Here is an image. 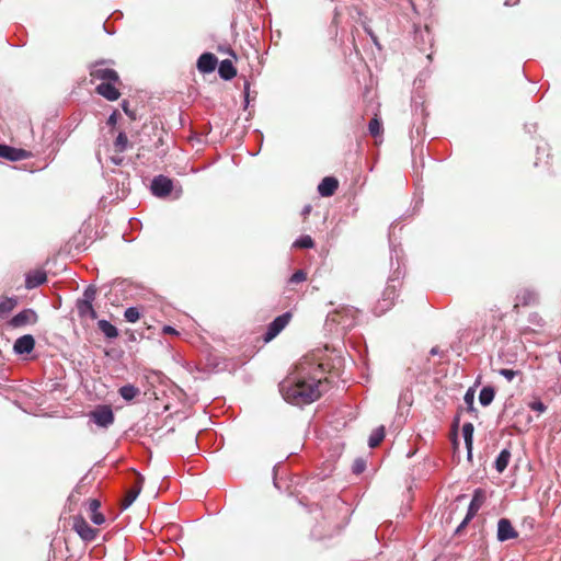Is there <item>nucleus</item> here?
Returning <instances> with one entry per match:
<instances>
[{
	"mask_svg": "<svg viewBox=\"0 0 561 561\" xmlns=\"http://www.w3.org/2000/svg\"><path fill=\"white\" fill-rule=\"evenodd\" d=\"M329 389L327 368L313 358H304L296 371L283 380L279 390L283 398L295 405L309 404Z\"/></svg>",
	"mask_w": 561,
	"mask_h": 561,
	"instance_id": "obj_1",
	"label": "nucleus"
},
{
	"mask_svg": "<svg viewBox=\"0 0 561 561\" xmlns=\"http://www.w3.org/2000/svg\"><path fill=\"white\" fill-rule=\"evenodd\" d=\"M91 82L100 80L102 82H119V76L116 70L107 66L106 60H98L89 68Z\"/></svg>",
	"mask_w": 561,
	"mask_h": 561,
	"instance_id": "obj_2",
	"label": "nucleus"
},
{
	"mask_svg": "<svg viewBox=\"0 0 561 561\" xmlns=\"http://www.w3.org/2000/svg\"><path fill=\"white\" fill-rule=\"evenodd\" d=\"M290 319V312H285L276 317L267 327V330L263 336L264 342L268 343L275 339L286 328Z\"/></svg>",
	"mask_w": 561,
	"mask_h": 561,
	"instance_id": "obj_3",
	"label": "nucleus"
},
{
	"mask_svg": "<svg viewBox=\"0 0 561 561\" xmlns=\"http://www.w3.org/2000/svg\"><path fill=\"white\" fill-rule=\"evenodd\" d=\"M72 528L80 536V538L84 541L94 540L99 533L96 529L92 528L87 523V520L80 515L73 516Z\"/></svg>",
	"mask_w": 561,
	"mask_h": 561,
	"instance_id": "obj_4",
	"label": "nucleus"
},
{
	"mask_svg": "<svg viewBox=\"0 0 561 561\" xmlns=\"http://www.w3.org/2000/svg\"><path fill=\"white\" fill-rule=\"evenodd\" d=\"M356 312H357V310L354 308L343 307V308L336 309L334 312H332L329 316V319L332 322L342 324L343 328L347 329V328H351L354 325Z\"/></svg>",
	"mask_w": 561,
	"mask_h": 561,
	"instance_id": "obj_5",
	"label": "nucleus"
},
{
	"mask_svg": "<svg viewBox=\"0 0 561 561\" xmlns=\"http://www.w3.org/2000/svg\"><path fill=\"white\" fill-rule=\"evenodd\" d=\"M90 417L101 427H107L114 422V413L108 405H99L90 413Z\"/></svg>",
	"mask_w": 561,
	"mask_h": 561,
	"instance_id": "obj_6",
	"label": "nucleus"
},
{
	"mask_svg": "<svg viewBox=\"0 0 561 561\" xmlns=\"http://www.w3.org/2000/svg\"><path fill=\"white\" fill-rule=\"evenodd\" d=\"M485 500H486L485 491L482 489H477L473 493V497L470 502L468 513H467L461 526L467 524L471 518H473L477 515L479 510L484 504Z\"/></svg>",
	"mask_w": 561,
	"mask_h": 561,
	"instance_id": "obj_7",
	"label": "nucleus"
},
{
	"mask_svg": "<svg viewBox=\"0 0 561 561\" xmlns=\"http://www.w3.org/2000/svg\"><path fill=\"white\" fill-rule=\"evenodd\" d=\"M173 190V182L167 176L159 175L153 179L151 191L158 197L168 196Z\"/></svg>",
	"mask_w": 561,
	"mask_h": 561,
	"instance_id": "obj_8",
	"label": "nucleus"
},
{
	"mask_svg": "<svg viewBox=\"0 0 561 561\" xmlns=\"http://www.w3.org/2000/svg\"><path fill=\"white\" fill-rule=\"evenodd\" d=\"M121 84V80L119 82H101L99 85H96L95 92L108 101H116L121 96V92L117 88V85Z\"/></svg>",
	"mask_w": 561,
	"mask_h": 561,
	"instance_id": "obj_9",
	"label": "nucleus"
},
{
	"mask_svg": "<svg viewBox=\"0 0 561 561\" xmlns=\"http://www.w3.org/2000/svg\"><path fill=\"white\" fill-rule=\"evenodd\" d=\"M537 302V295L534 290L529 288L520 289L515 298V304L513 306V310L518 312L519 307H528L533 306Z\"/></svg>",
	"mask_w": 561,
	"mask_h": 561,
	"instance_id": "obj_10",
	"label": "nucleus"
},
{
	"mask_svg": "<svg viewBox=\"0 0 561 561\" xmlns=\"http://www.w3.org/2000/svg\"><path fill=\"white\" fill-rule=\"evenodd\" d=\"M37 321V314L32 309H24L18 314H15L9 322V324L13 328H21L30 323H35Z\"/></svg>",
	"mask_w": 561,
	"mask_h": 561,
	"instance_id": "obj_11",
	"label": "nucleus"
},
{
	"mask_svg": "<svg viewBox=\"0 0 561 561\" xmlns=\"http://www.w3.org/2000/svg\"><path fill=\"white\" fill-rule=\"evenodd\" d=\"M518 537V533L507 518H501L497 523V539L506 541Z\"/></svg>",
	"mask_w": 561,
	"mask_h": 561,
	"instance_id": "obj_12",
	"label": "nucleus"
},
{
	"mask_svg": "<svg viewBox=\"0 0 561 561\" xmlns=\"http://www.w3.org/2000/svg\"><path fill=\"white\" fill-rule=\"evenodd\" d=\"M30 156V152H27L24 149H18L7 145H0V158H4L10 161H20L23 159H27Z\"/></svg>",
	"mask_w": 561,
	"mask_h": 561,
	"instance_id": "obj_13",
	"label": "nucleus"
},
{
	"mask_svg": "<svg viewBox=\"0 0 561 561\" xmlns=\"http://www.w3.org/2000/svg\"><path fill=\"white\" fill-rule=\"evenodd\" d=\"M218 64L217 57L211 53H204L197 60V69L202 73H209L216 69Z\"/></svg>",
	"mask_w": 561,
	"mask_h": 561,
	"instance_id": "obj_14",
	"label": "nucleus"
},
{
	"mask_svg": "<svg viewBox=\"0 0 561 561\" xmlns=\"http://www.w3.org/2000/svg\"><path fill=\"white\" fill-rule=\"evenodd\" d=\"M34 347L35 339L31 334L19 337L13 345V350L16 354H30Z\"/></svg>",
	"mask_w": 561,
	"mask_h": 561,
	"instance_id": "obj_15",
	"label": "nucleus"
},
{
	"mask_svg": "<svg viewBox=\"0 0 561 561\" xmlns=\"http://www.w3.org/2000/svg\"><path fill=\"white\" fill-rule=\"evenodd\" d=\"M47 280V274L43 270L31 271L26 274L25 278V287L27 289H33Z\"/></svg>",
	"mask_w": 561,
	"mask_h": 561,
	"instance_id": "obj_16",
	"label": "nucleus"
},
{
	"mask_svg": "<svg viewBox=\"0 0 561 561\" xmlns=\"http://www.w3.org/2000/svg\"><path fill=\"white\" fill-rule=\"evenodd\" d=\"M339 187V181L333 176L324 178L318 186V192L323 197L332 196Z\"/></svg>",
	"mask_w": 561,
	"mask_h": 561,
	"instance_id": "obj_17",
	"label": "nucleus"
},
{
	"mask_svg": "<svg viewBox=\"0 0 561 561\" xmlns=\"http://www.w3.org/2000/svg\"><path fill=\"white\" fill-rule=\"evenodd\" d=\"M77 310L81 318H90L91 320L98 318V313L89 300H78Z\"/></svg>",
	"mask_w": 561,
	"mask_h": 561,
	"instance_id": "obj_18",
	"label": "nucleus"
},
{
	"mask_svg": "<svg viewBox=\"0 0 561 561\" xmlns=\"http://www.w3.org/2000/svg\"><path fill=\"white\" fill-rule=\"evenodd\" d=\"M100 506L99 500L92 499L89 501L90 518L95 525H102L105 522L104 515L99 512Z\"/></svg>",
	"mask_w": 561,
	"mask_h": 561,
	"instance_id": "obj_19",
	"label": "nucleus"
},
{
	"mask_svg": "<svg viewBox=\"0 0 561 561\" xmlns=\"http://www.w3.org/2000/svg\"><path fill=\"white\" fill-rule=\"evenodd\" d=\"M218 72L224 80H231L237 76V70L230 59H225L219 64Z\"/></svg>",
	"mask_w": 561,
	"mask_h": 561,
	"instance_id": "obj_20",
	"label": "nucleus"
},
{
	"mask_svg": "<svg viewBox=\"0 0 561 561\" xmlns=\"http://www.w3.org/2000/svg\"><path fill=\"white\" fill-rule=\"evenodd\" d=\"M473 425L472 423H465L462 426V435L468 451V458L472 456V444H473Z\"/></svg>",
	"mask_w": 561,
	"mask_h": 561,
	"instance_id": "obj_21",
	"label": "nucleus"
},
{
	"mask_svg": "<svg viewBox=\"0 0 561 561\" xmlns=\"http://www.w3.org/2000/svg\"><path fill=\"white\" fill-rule=\"evenodd\" d=\"M98 327L107 339H115L118 336L117 328L107 320H100L98 322Z\"/></svg>",
	"mask_w": 561,
	"mask_h": 561,
	"instance_id": "obj_22",
	"label": "nucleus"
},
{
	"mask_svg": "<svg viewBox=\"0 0 561 561\" xmlns=\"http://www.w3.org/2000/svg\"><path fill=\"white\" fill-rule=\"evenodd\" d=\"M511 460V451L503 449L495 460V469L502 473L508 466Z\"/></svg>",
	"mask_w": 561,
	"mask_h": 561,
	"instance_id": "obj_23",
	"label": "nucleus"
},
{
	"mask_svg": "<svg viewBox=\"0 0 561 561\" xmlns=\"http://www.w3.org/2000/svg\"><path fill=\"white\" fill-rule=\"evenodd\" d=\"M118 392L123 399H125L126 401H131L139 394L140 391L137 387L133 385H125L119 388Z\"/></svg>",
	"mask_w": 561,
	"mask_h": 561,
	"instance_id": "obj_24",
	"label": "nucleus"
},
{
	"mask_svg": "<svg viewBox=\"0 0 561 561\" xmlns=\"http://www.w3.org/2000/svg\"><path fill=\"white\" fill-rule=\"evenodd\" d=\"M16 305H18L16 298L4 297L0 301V317L7 316L9 312H11L15 308Z\"/></svg>",
	"mask_w": 561,
	"mask_h": 561,
	"instance_id": "obj_25",
	"label": "nucleus"
},
{
	"mask_svg": "<svg viewBox=\"0 0 561 561\" xmlns=\"http://www.w3.org/2000/svg\"><path fill=\"white\" fill-rule=\"evenodd\" d=\"M383 438H385V426L381 425L371 433L369 440H368L369 447L375 448V447L379 446V444L383 440Z\"/></svg>",
	"mask_w": 561,
	"mask_h": 561,
	"instance_id": "obj_26",
	"label": "nucleus"
},
{
	"mask_svg": "<svg viewBox=\"0 0 561 561\" xmlns=\"http://www.w3.org/2000/svg\"><path fill=\"white\" fill-rule=\"evenodd\" d=\"M495 392L492 387H483L479 394V401L483 407L489 405L494 399Z\"/></svg>",
	"mask_w": 561,
	"mask_h": 561,
	"instance_id": "obj_27",
	"label": "nucleus"
},
{
	"mask_svg": "<svg viewBox=\"0 0 561 561\" xmlns=\"http://www.w3.org/2000/svg\"><path fill=\"white\" fill-rule=\"evenodd\" d=\"M128 138L125 133H119L114 141V149L116 152L122 153L128 147Z\"/></svg>",
	"mask_w": 561,
	"mask_h": 561,
	"instance_id": "obj_28",
	"label": "nucleus"
},
{
	"mask_svg": "<svg viewBox=\"0 0 561 561\" xmlns=\"http://www.w3.org/2000/svg\"><path fill=\"white\" fill-rule=\"evenodd\" d=\"M139 495V486H131L127 492L122 502V507L127 508Z\"/></svg>",
	"mask_w": 561,
	"mask_h": 561,
	"instance_id": "obj_29",
	"label": "nucleus"
},
{
	"mask_svg": "<svg viewBox=\"0 0 561 561\" xmlns=\"http://www.w3.org/2000/svg\"><path fill=\"white\" fill-rule=\"evenodd\" d=\"M368 130L373 137H378L382 134V125L377 116L370 119Z\"/></svg>",
	"mask_w": 561,
	"mask_h": 561,
	"instance_id": "obj_30",
	"label": "nucleus"
},
{
	"mask_svg": "<svg viewBox=\"0 0 561 561\" xmlns=\"http://www.w3.org/2000/svg\"><path fill=\"white\" fill-rule=\"evenodd\" d=\"M314 242L310 236H304L295 241L294 247L299 249H310L313 248Z\"/></svg>",
	"mask_w": 561,
	"mask_h": 561,
	"instance_id": "obj_31",
	"label": "nucleus"
},
{
	"mask_svg": "<svg viewBox=\"0 0 561 561\" xmlns=\"http://www.w3.org/2000/svg\"><path fill=\"white\" fill-rule=\"evenodd\" d=\"M124 317L128 322H137L140 319V312L136 307H129L125 310Z\"/></svg>",
	"mask_w": 561,
	"mask_h": 561,
	"instance_id": "obj_32",
	"label": "nucleus"
},
{
	"mask_svg": "<svg viewBox=\"0 0 561 561\" xmlns=\"http://www.w3.org/2000/svg\"><path fill=\"white\" fill-rule=\"evenodd\" d=\"M307 279V273L302 270L296 271L289 278V283L297 284L302 283Z\"/></svg>",
	"mask_w": 561,
	"mask_h": 561,
	"instance_id": "obj_33",
	"label": "nucleus"
},
{
	"mask_svg": "<svg viewBox=\"0 0 561 561\" xmlns=\"http://www.w3.org/2000/svg\"><path fill=\"white\" fill-rule=\"evenodd\" d=\"M95 295H96V289H95V287H93V286H89V287L84 290V294H83L84 299H83V300H89V301L92 304V302H93V300L95 299Z\"/></svg>",
	"mask_w": 561,
	"mask_h": 561,
	"instance_id": "obj_34",
	"label": "nucleus"
},
{
	"mask_svg": "<svg viewBox=\"0 0 561 561\" xmlns=\"http://www.w3.org/2000/svg\"><path fill=\"white\" fill-rule=\"evenodd\" d=\"M499 373H500V375L505 377L508 381L513 380L514 377L519 374V371H517V370L507 369V368H502V369H500Z\"/></svg>",
	"mask_w": 561,
	"mask_h": 561,
	"instance_id": "obj_35",
	"label": "nucleus"
},
{
	"mask_svg": "<svg viewBox=\"0 0 561 561\" xmlns=\"http://www.w3.org/2000/svg\"><path fill=\"white\" fill-rule=\"evenodd\" d=\"M366 468V462L363 459H356L353 465V472L356 474L362 473Z\"/></svg>",
	"mask_w": 561,
	"mask_h": 561,
	"instance_id": "obj_36",
	"label": "nucleus"
},
{
	"mask_svg": "<svg viewBox=\"0 0 561 561\" xmlns=\"http://www.w3.org/2000/svg\"><path fill=\"white\" fill-rule=\"evenodd\" d=\"M465 402L468 404L469 410H473L474 392L469 389L465 394Z\"/></svg>",
	"mask_w": 561,
	"mask_h": 561,
	"instance_id": "obj_37",
	"label": "nucleus"
},
{
	"mask_svg": "<svg viewBox=\"0 0 561 561\" xmlns=\"http://www.w3.org/2000/svg\"><path fill=\"white\" fill-rule=\"evenodd\" d=\"M529 408L533 410V411H537V412H545L546 411V405L541 402V401H534L529 404Z\"/></svg>",
	"mask_w": 561,
	"mask_h": 561,
	"instance_id": "obj_38",
	"label": "nucleus"
},
{
	"mask_svg": "<svg viewBox=\"0 0 561 561\" xmlns=\"http://www.w3.org/2000/svg\"><path fill=\"white\" fill-rule=\"evenodd\" d=\"M122 107H123V111L125 112V114L128 115L130 119H133V121L136 119V113H135V111H131L128 107V102L127 101H123Z\"/></svg>",
	"mask_w": 561,
	"mask_h": 561,
	"instance_id": "obj_39",
	"label": "nucleus"
},
{
	"mask_svg": "<svg viewBox=\"0 0 561 561\" xmlns=\"http://www.w3.org/2000/svg\"><path fill=\"white\" fill-rule=\"evenodd\" d=\"M118 116H119L118 112H117V111H114V112L110 115V117H108V119H107V125H110V126H115V125H116V123H117Z\"/></svg>",
	"mask_w": 561,
	"mask_h": 561,
	"instance_id": "obj_40",
	"label": "nucleus"
},
{
	"mask_svg": "<svg viewBox=\"0 0 561 561\" xmlns=\"http://www.w3.org/2000/svg\"><path fill=\"white\" fill-rule=\"evenodd\" d=\"M144 481H145L144 477L140 476V474H137L135 483H134L133 486H139V493L141 492Z\"/></svg>",
	"mask_w": 561,
	"mask_h": 561,
	"instance_id": "obj_41",
	"label": "nucleus"
},
{
	"mask_svg": "<svg viewBox=\"0 0 561 561\" xmlns=\"http://www.w3.org/2000/svg\"><path fill=\"white\" fill-rule=\"evenodd\" d=\"M162 331L165 334H174V335L179 334L178 331L170 325H164Z\"/></svg>",
	"mask_w": 561,
	"mask_h": 561,
	"instance_id": "obj_42",
	"label": "nucleus"
},
{
	"mask_svg": "<svg viewBox=\"0 0 561 561\" xmlns=\"http://www.w3.org/2000/svg\"><path fill=\"white\" fill-rule=\"evenodd\" d=\"M126 334L128 335L129 341L135 342L137 340L136 334L133 330H126Z\"/></svg>",
	"mask_w": 561,
	"mask_h": 561,
	"instance_id": "obj_43",
	"label": "nucleus"
},
{
	"mask_svg": "<svg viewBox=\"0 0 561 561\" xmlns=\"http://www.w3.org/2000/svg\"><path fill=\"white\" fill-rule=\"evenodd\" d=\"M366 31H367V33L370 35V37H371L373 42H374L376 45H379L378 39H377V36H376V35H375L370 30H367V28H366Z\"/></svg>",
	"mask_w": 561,
	"mask_h": 561,
	"instance_id": "obj_44",
	"label": "nucleus"
},
{
	"mask_svg": "<svg viewBox=\"0 0 561 561\" xmlns=\"http://www.w3.org/2000/svg\"><path fill=\"white\" fill-rule=\"evenodd\" d=\"M112 161H113L115 164L119 165V164L123 162V159H122V158L113 157V158H112Z\"/></svg>",
	"mask_w": 561,
	"mask_h": 561,
	"instance_id": "obj_45",
	"label": "nucleus"
},
{
	"mask_svg": "<svg viewBox=\"0 0 561 561\" xmlns=\"http://www.w3.org/2000/svg\"><path fill=\"white\" fill-rule=\"evenodd\" d=\"M519 0H506L505 1V4L508 5V4H516Z\"/></svg>",
	"mask_w": 561,
	"mask_h": 561,
	"instance_id": "obj_46",
	"label": "nucleus"
},
{
	"mask_svg": "<svg viewBox=\"0 0 561 561\" xmlns=\"http://www.w3.org/2000/svg\"><path fill=\"white\" fill-rule=\"evenodd\" d=\"M437 353H438V348H437V347H433V348L431 350V354H432V355H436Z\"/></svg>",
	"mask_w": 561,
	"mask_h": 561,
	"instance_id": "obj_47",
	"label": "nucleus"
},
{
	"mask_svg": "<svg viewBox=\"0 0 561 561\" xmlns=\"http://www.w3.org/2000/svg\"><path fill=\"white\" fill-rule=\"evenodd\" d=\"M305 214H309L310 213V206H307L304 210Z\"/></svg>",
	"mask_w": 561,
	"mask_h": 561,
	"instance_id": "obj_48",
	"label": "nucleus"
}]
</instances>
